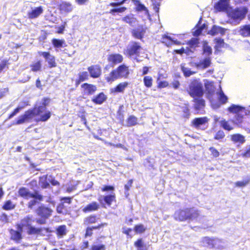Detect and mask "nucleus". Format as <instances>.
Wrapping results in <instances>:
<instances>
[{
  "mask_svg": "<svg viewBox=\"0 0 250 250\" xmlns=\"http://www.w3.org/2000/svg\"><path fill=\"white\" fill-rule=\"evenodd\" d=\"M206 90H207L209 97H212L215 92V87L213 85V82H208L205 84Z\"/></svg>",
  "mask_w": 250,
  "mask_h": 250,
  "instance_id": "c9c22d12",
  "label": "nucleus"
},
{
  "mask_svg": "<svg viewBox=\"0 0 250 250\" xmlns=\"http://www.w3.org/2000/svg\"><path fill=\"white\" fill-rule=\"evenodd\" d=\"M250 182V178H247L242 181H237L235 183L236 187L243 188L247 186Z\"/></svg>",
  "mask_w": 250,
  "mask_h": 250,
  "instance_id": "864d4df0",
  "label": "nucleus"
},
{
  "mask_svg": "<svg viewBox=\"0 0 250 250\" xmlns=\"http://www.w3.org/2000/svg\"><path fill=\"white\" fill-rule=\"evenodd\" d=\"M106 226H107L106 223H102L98 224L97 225L87 226L86 228L85 229L84 237L86 238L87 237L91 236L93 234V230H99Z\"/></svg>",
  "mask_w": 250,
  "mask_h": 250,
  "instance_id": "aec40b11",
  "label": "nucleus"
},
{
  "mask_svg": "<svg viewBox=\"0 0 250 250\" xmlns=\"http://www.w3.org/2000/svg\"><path fill=\"white\" fill-rule=\"evenodd\" d=\"M146 30L147 27L145 25H139L132 30V35L134 38L142 40L145 36Z\"/></svg>",
  "mask_w": 250,
  "mask_h": 250,
  "instance_id": "9b49d317",
  "label": "nucleus"
},
{
  "mask_svg": "<svg viewBox=\"0 0 250 250\" xmlns=\"http://www.w3.org/2000/svg\"><path fill=\"white\" fill-rule=\"evenodd\" d=\"M203 53L206 55L210 56L212 54V49L210 46L205 44L203 46Z\"/></svg>",
  "mask_w": 250,
  "mask_h": 250,
  "instance_id": "680f3d73",
  "label": "nucleus"
},
{
  "mask_svg": "<svg viewBox=\"0 0 250 250\" xmlns=\"http://www.w3.org/2000/svg\"><path fill=\"white\" fill-rule=\"evenodd\" d=\"M127 125L132 126L138 124V119L134 115H130L126 119Z\"/></svg>",
  "mask_w": 250,
  "mask_h": 250,
  "instance_id": "de8ad7c7",
  "label": "nucleus"
},
{
  "mask_svg": "<svg viewBox=\"0 0 250 250\" xmlns=\"http://www.w3.org/2000/svg\"><path fill=\"white\" fill-rule=\"evenodd\" d=\"M229 0H219L214 5V8L217 11H224L228 9Z\"/></svg>",
  "mask_w": 250,
  "mask_h": 250,
  "instance_id": "393cba45",
  "label": "nucleus"
},
{
  "mask_svg": "<svg viewBox=\"0 0 250 250\" xmlns=\"http://www.w3.org/2000/svg\"><path fill=\"white\" fill-rule=\"evenodd\" d=\"M107 97L105 94L102 92L94 96L91 99V101L96 104H101L106 100Z\"/></svg>",
  "mask_w": 250,
  "mask_h": 250,
  "instance_id": "cd10ccee",
  "label": "nucleus"
},
{
  "mask_svg": "<svg viewBox=\"0 0 250 250\" xmlns=\"http://www.w3.org/2000/svg\"><path fill=\"white\" fill-rule=\"evenodd\" d=\"M134 231L136 234H142L146 230V228L143 224H139L135 225L133 228Z\"/></svg>",
  "mask_w": 250,
  "mask_h": 250,
  "instance_id": "603ef678",
  "label": "nucleus"
},
{
  "mask_svg": "<svg viewBox=\"0 0 250 250\" xmlns=\"http://www.w3.org/2000/svg\"><path fill=\"white\" fill-rule=\"evenodd\" d=\"M17 230L11 229L10 230V233L11 234V239L14 241L16 243H19L22 238V232L23 229L19 228L18 225L16 224Z\"/></svg>",
  "mask_w": 250,
  "mask_h": 250,
  "instance_id": "dca6fc26",
  "label": "nucleus"
},
{
  "mask_svg": "<svg viewBox=\"0 0 250 250\" xmlns=\"http://www.w3.org/2000/svg\"><path fill=\"white\" fill-rule=\"evenodd\" d=\"M88 72L91 78L96 79L102 75V67L99 64H93L87 68Z\"/></svg>",
  "mask_w": 250,
  "mask_h": 250,
  "instance_id": "2eb2a0df",
  "label": "nucleus"
},
{
  "mask_svg": "<svg viewBox=\"0 0 250 250\" xmlns=\"http://www.w3.org/2000/svg\"><path fill=\"white\" fill-rule=\"evenodd\" d=\"M142 50L141 43L136 41L131 42L124 50V54L129 58L138 57Z\"/></svg>",
  "mask_w": 250,
  "mask_h": 250,
  "instance_id": "0eeeda50",
  "label": "nucleus"
},
{
  "mask_svg": "<svg viewBox=\"0 0 250 250\" xmlns=\"http://www.w3.org/2000/svg\"><path fill=\"white\" fill-rule=\"evenodd\" d=\"M58 9L62 13H68L72 11L73 6L70 2L62 1L59 4Z\"/></svg>",
  "mask_w": 250,
  "mask_h": 250,
  "instance_id": "412c9836",
  "label": "nucleus"
},
{
  "mask_svg": "<svg viewBox=\"0 0 250 250\" xmlns=\"http://www.w3.org/2000/svg\"><path fill=\"white\" fill-rule=\"evenodd\" d=\"M153 9L155 11L157 15H159V9L160 6V2L155 1L152 3Z\"/></svg>",
  "mask_w": 250,
  "mask_h": 250,
  "instance_id": "69168bd1",
  "label": "nucleus"
},
{
  "mask_svg": "<svg viewBox=\"0 0 250 250\" xmlns=\"http://www.w3.org/2000/svg\"><path fill=\"white\" fill-rule=\"evenodd\" d=\"M247 12L246 7H244L243 9L236 8L231 12V17L234 20H242L245 16Z\"/></svg>",
  "mask_w": 250,
  "mask_h": 250,
  "instance_id": "f3484780",
  "label": "nucleus"
},
{
  "mask_svg": "<svg viewBox=\"0 0 250 250\" xmlns=\"http://www.w3.org/2000/svg\"><path fill=\"white\" fill-rule=\"evenodd\" d=\"M221 242V240L215 238H210L208 236L203 237L202 238L201 243L204 246H209L210 248H214L216 241Z\"/></svg>",
  "mask_w": 250,
  "mask_h": 250,
  "instance_id": "b1692460",
  "label": "nucleus"
},
{
  "mask_svg": "<svg viewBox=\"0 0 250 250\" xmlns=\"http://www.w3.org/2000/svg\"><path fill=\"white\" fill-rule=\"evenodd\" d=\"M239 32L243 37L250 36V25H245L242 26Z\"/></svg>",
  "mask_w": 250,
  "mask_h": 250,
  "instance_id": "49530a36",
  "label": "nucleus"
},
{
  "mask_svg": "<svg viewBox=\"0 0 250 250\" xmlns=\"http://www.w3.org/2000/svg\"><path fill=\"white\" fill-rule=\"evenodd\" d=\"M215 45L214 46V48L215 51H219L220 50V49L222 47H224L225 42L224 40L220 38H217L214 39Z\"/></svg>",
  "mask_w": 250,
  "mask_h": 250,
  "instance_id": "a18cd8bd",
  "label": "nucleus"
},
{
  "mask_svg": "<svg viewBox=\"0 0 250 250\" xmlns=\"http://www.w3.org/2000/svg\"><path fill=\"white\" fill-rule=\"evenodd\" d=\"M163 74H159L158 77L157 78V87L158 88L161 89L163 88L167 87L168 86V83L166 81H159L161 77H162Z\"/></svg>",
  "mask_w": 250,
  "mask_h": 250,
  "instance_id": "8fccbe9b",
  "label": "nucleus"
},
{
  "mask_svg": "<svg viewBox=\"0 0 250 250\" xmlns=\"http://www.w3.org/2000/svg\"><path fill=\"white\" fill-rule=\"evenodd\" d=\"M227 110L229 113L235 114V115L233 119L229 121H226L224 119L220 121V126L223 129L227 131H230L233 129V126L230 125L229 121L231 122L233 124L239 127L246 126L244 122V116L243 114L246 115L247 113L245 107L239 105L231 104L228 107Z\"/></svg>",
  "mask_w": 250,
  "mask_h": 250,
  "instance_id": "f03ea898",
  "label": "nucleus"
},
{
  "mask_svg": "<svg viewBox=\"0 0 250 250\" xmlns=\"http://www.w3.org/2000/svg\"><path fill=\"white\" fill-rule=\"evenodd\" d=\"M100 208V204L95 201H93L84 207L82 209V211L84 213H88L97 211Z\"/></svg>",
  "mask_w": 250,
  "mask_h": 250,
  "instance_id": "a211bd4d",
  "label": "nucleus"
},
{
  "mask_svg": "<svg viewBox=\"0 0 250 250\" xmlns=\"http://www.w3.org/2000/svg\"><path fill=\"white\" fill-rule=\"evenodd\" d=\"M126 9V7L125 6L120 7L119 8H115L111 9L109 13L112 15H115L116 13H123L125 12Z\"/></svg>",
  "mask_w": 250,
  "mask_h": 250,
  "instance_id": "6e6d98bb",
  "label": "nucleus"
},
{
  "mask_svg": "<svg viewBox=\"0 0 250 250\" xmlns=\"http://www.w3.org/2000/svg\"><path fill=\"white\" fill-rule=\"evenodd\" d=\"M201 19L199 20L198 23L196 25V27H197V29L195 30L193 32V35L195 37L199 36L202 32L204 29L206 28V25L204 23L203 25L200 26Z\"/></svg>",
  "mask_w": 250,
  "mask_h": 250,
  "instance_id": "37998d69",
  "label": "nucleus"
},
{
  "mask_svg": "<svg viewBox=\"0 0 250 250\" xmlns=\"http://www.w3.org/2000/svg\"><path fill=\"white\" fill-rule=\"evenodd\" d=\"M122 21L125 23H128L131 26H133L137 21L136 18L135 17L134 15L132 14L125 16L122 18Z\"/></svg>",
  "mask_w": 250,
  "mask_h": 250,
  "instance_id": "72a5a7b5",
  "label": "nucleus"
},
{
  "mask_svg": "<svg viewBox=\"0 0 250 250\" xmlns=\"http://www.w3.org/2000/svg\"><path fill=\"white\" fill-rule=\"evenodd\" d=\"M230 140L234 143H239L242 144L246 141L245 136L239 133H235L230 135Z\"/></svg>",
  "mask_w": 250,
  "mask_h": 250,
  "instance_id": "7c9ffc66",
  "label": "nucleus"
},
{
  "mask_svg": "<svg viewBox=\"0 0 250 250\" xmlns=\"http://www.w3.org/2000/svg\"><path fill=\"white\" fill-rule=\"evenodd\" d=\"M42 230L45 231L46 232H50L51 231L48 228H35L33 226H30L28 228L27 233L29 235H35V234H40Z\"/></svg>",
  "mask_w": 250,
  "mask_h": 250,
  "instance_id": "bb28decb",
  "label": "nucleus"
},
{
  "mask_svg": "<svg viewBox=\"0 0 250 250\" xmlns=\"http://www.w3.org/2000/svg\"><path fill=\"white\" fill-rule=\"evenodd\" d=\"M225 33V29L224 28L216 25H213L211 29L208 31V34L212 36L217 35L218 34L223 35Z\"/></svg>",
  "mask_w": 250,
  "mask_h": 250,
  "instance_id": "c85d7f7f",
  "label": "nucleus"
},
{
  "mask_svg": "<svg viewBox=\"0 0 250 250\" xmlns=\"http://www.w3.org/2000/svg\"><path fill=\"white\" fill-rule=\"evenodd\" d=\"M187 44L188 45V47L189 49V53H193L195 48L199 46V40L197 38H192L187 42Z\"/></svg>",
  "mask_w": 250,
  "mask_h": 250,
  "instance_id": "2f4dec72",
  "label": "nucleus"
},
{
  "mask_svg": "<svg viewBox=\"0 0 250 250\" xmlns=\"http://www.w3.org/2000/svg\"><path fill=\"white\" fill-rule=\"evenodd\" d=\"M134 4L136 5V11H145L146 14L148 13L147 8L142 4L139 0H132Z\"/></svg>",
  "mask_w": 250,
  "mask_h": 250,
  "instance_id": "58836bf2",
  "label": "nucleus"
},
{
  "mask_svg": "<svg viewBox=\"0 0 250 250\" xmlns=\"http://www.w3.org/2000/svg\"><path fill=\"white\" fill-rule=\"evenodd\" d=\"M161 42L167 47H170L173 45V39L167 34L162 35Z\"/></svg>",
  "mask_w": 250,
  "mask_h": 250,
  "instance_id": "ea45409f",
  "label": "nucleus"
},
{
  "mask_svg": "<svg viewBox=\"0 0 250 250\" xmlns=\"http://www.w3.org/2000/svg\"><path fill=\"white\" fill-rule=\"evenodd\" d=\"M181 70L184 75L186 77H189L190 75L195 73L194 72L191 71L190 69L185 67L184 66H181Z\"/></svg>",
  "mask_w": 250,
  "mask_h": 250,
  "instance_id": "13d9d810",
  "label": "nucleus"
},
{
  "mask_svg": "<svg viewBox=\"0 0 250 250\" xmlns=\"http://www.w3.org/2000/svg\"><path fill=\"white\" fill-rule=\"evenodd\" d=\"M134 246L137 250H148V247L144 243L142 238H138L134 242Z\"/></svg>",
  "mask_w": 250,
  "mask_h": 250,
  "instance_id": "e433bc0d",
  "label": "nucleus"
},
{
  "mask_svg": "<svg viewBox=\"0 0 250 250\" xmlns=\"http://www.w3.org/2000/svg\"><path fill=\"white\" fill-rule=\"evenodd\" d=\"M193 98V102L195 103L194 107L196 110H199L204 108L205 106V101L202 97Z\"/></svg>",
  "mask_w": 250,
  "mask_h": 250,
  "instance_id": "c756f323",
  "label": "nucleus"
},
{
  "mask_svg": "<svg viewBox=\"0 0 250 250\" xmlns=\"http://www.w3.org/2000/svg\"><path fill=\"white\" fill-rule=\"evenodd\" d=\"M38 54L42 56L47 61L49 68L56 67L57 65L55 57L52 55L49 52H39Z\"/></svg>",
  "mask_w": 250,
  "mask_h": 250,
  "instance_id": "9d476101",
  "label": "nucleus"
},
{
  "mask_svg": "<svg viewBox=\"0 0 250 250\" xmlns=\"http://www.w3.org/2000/svg\"><path fill=\"white\" fill-rule=\"evenodd\" d=\"M211 64V59L210 58H206L202 61L195 63L196 67L201 69H205L209 67Z\"/></svg>",
  "mask_w": 250,
  "mask_h": 250,
  "instance_id": "f704fd0d",
  "label": "nucleus"
},
{
  "mask_svg": "<svg viewBox=\"0 0 250 250\" xmlns=\"http://www.w3.org/2000/svg\"><path fill=\"white\" fill-rule=\"evenodd\" d=\"M208 149L210 151L211 155L212 156V157L217 158L219 156L220 153L219 151L214 147L211 146Z\"/></svg>",
  "mask_w": 250,
  "mask_h": 250,
  "instance_id": "052dcab7",
  "label": "nucleus"
},
{
  "mask_svg": "<svg viewBox=\"0 0 250 250\" xmlns=\"http://www.w3.org/2000/svg\"><path fill=\"white\" fill-rule=\"evenodd\" d=\"M225 136L224 132L221 130H218L214 136V139L219 140L223 139Z\"/></svg>",
  "mask_w": 250,
  "mask_h": 250,
  "instance_id": "bf43d9fd",
  "label": "nucleus"
},
{
  "mask_svg": "<svg viewBox=\"0 0 250 250\" xmlns=\"http://www.w3.org/2000/svg\"><path fill=\"white\" fill-rule=\"evenodd\" d=\"M34 221L32 215H28L21 220V223L17 224L20 229L27 227L28 228L31 226L32 222Z\"/></svg>",
  "mask_w": 250,
  "mask_h": 250,
  "instance_id": "4be33fe9",
  "label": "nucleus"
},
{
  "mask_svg": "<svg viewBox=\"0 0 250 250\" xmlns=\"http://www.w3.org/2000/svg\"><path fill=\"white\" fill-rule=\"evenodd\" d=\"M82 93L84 96H90L93 95L97 90L95 85L89 83H83L81 85Z\"/></svg>",
  "mask_w": 250,
  "mask_h": 250,
  "instance_id": "f8f14e48",
  "label": "nucleus"
},
{
  "mask_svg": "<svg viewBox=\"0 0 250 250\" xmlns=\"http://www.w3.org/2000/svg\"><path fill=\"white\" fill-rule=\"evenodd\" d=\"M43 12V7L42 6L35 7L27 13L28 18L29 19H34L38 18Z\"/></svg>",
  "mask_w": 250,
  "mask_h": 250,
  "instance_id": "5701e85b",
  "label": "nucleus"
},
{
  "mask_svg": "<svg viewBox=\"0 0 250 250\" xmlns=\"http://www.w3.org/2000/svg\"><path fill=\"white\" fill-rule=\"evenodd\" d=\"M50 102L49 98L44 97L42 99V105L26 110L23 115L19 117L15 124L16 125L22 124L36 116H39V118L36 120L37 122H46L51 115L50 111H46V106L49 104Z\"/></svg>",
  "mask_w": 250,
  "mask_h": 250,
  "instance_id": "f257e3e1",
  "label": "nucleus"
},
{
  "mask_svg": "<svg viewBox=\"0 0 250 250\" xmlns=\"http://www.w3.org/2000/svg\"><path fill=\"white\" fill-rule=\"evenodd\" d=\"M18 195L23 199L28 200L33 198L27 204V208L32 209L38 204L42 201L43 199V196L37 190L31 192L29 190L25 187H21L18 190Z\"/></svg>",
  "mask_w": 250,
  "mask_h": 250,
  "instance_id": "7ed1b4c3",
  "label": "nucleus"
},
{
  "mask_svg": "<svg viewBox=\"0 0 250 250\" xmlns=\"http://www.w3.org/2000/svg\"><path fill=\"white\" fill-rule=\"evenodd\" d=\"M208 119L207 117H198L194 118L191 122V126L198 129L202 125L208 123Z\"/></svg>",
  "mask_w": 250,
  "mask_h": 250,
  "instance_id": "6ab92c4d",
  "label": "nucleus"
},
{
  "mask_svg": "<svg viewBox=\"0 0 250 250\" xmlns=\"http://www.w3.org/2000/svg\"><path fill=\"white\" fill-rule=\"evenodd\" d=\"M188 92L192 98L202 97L204 94L202 83L197 80H193L188 85Z\"/></svg>",
  "mask_w": 250,
  "mask_h": 250,
  "instance_id": "423d86ee",
  "label": "nucleus"
},
{
  "mask_svg": "<svg viewBox=\"0 0 250 250\" xmlns=\"http://www.w3.org/2000/svg\"><path fill=\"white\" fill-rule=\"evenodd\" d=\"M128 85V83L127 82L120 83L115 87L110 89V92L113 94L123 93Z\"/></svg>",
  "mask_w": 250,
  "mask_h": 250,
  "instance_id": "a878e982",
  "label": "nucleus"
},
{
  "mask_svg": "<svg viewBox=\"0 0 250 250\" xmlns=\"http://www.w3.org/2000/svg\"><path fill=\"white\" fill-rule=\"evenodd\" d=\"M129 75V67L125 63H123L112 70L108 75L105 77V80L107 83H111L118 79H127Z\"/></svg>",
  "mask_w": 250,
  "mask_h": 250,
  "instance_id": "20e7f679",
  "label": "nucleus"
},
{
  "mask_svg": "<svg viewBox=\"0 0 250 250\" xmlns=\"http://www.w3.org/2000/svg\"><path fill=\"white\" fill-rule=\"evenodd\" d=\"M114 189H115L114 187L113 186H110V185H104L101 188V190L103 192H105V191H113L114 190Z\"/></svg>",
  "mask_w": 250,
  "mask_h": 250,
  "instance_id": "338daca9",
  "label": "nucleus"
},
{
  "mask_svg": "<svg viewBox=\"0 0 250 250\" xmlns=\"http://www.w3.org/2000/svg\"><path fill=\"white\" fill-rule=\"evenodd\" d=\"M100 220V216L96 214H91L83 218V225L85 226H91L98 224Z\"/></svg>",
  "mask_w": 250,
  "mask_h": 250,
  "instance_id": "4468645a",
  "label": "nucleus"
},
{
  "mask_svg": "<svg viewBox=\"0 0 250 250\" xmlns=\"http://www.w3.org/2000/svg\"><path fill=\"white\" fill-rule=\"evenodd\" d=\"M61 201H62V203H60V204L57 207V210L59 212H62V209L64 208V203H66L68 204H71L72 202V198L69 197H62L61 199Z\"/></svg>",
  "mask_w": 250,
  "mask_h": 250,
  "instance_id": "4c0bfd02",
  "label": "nucleus"
},
{
  "mask_svg": "<svg viewBox=\"0 0 250 250\" xmlns=\"http://www.w3.org/2000/svg\"><path fill=\"white\" fill-rule=\"evenodd\" d=\"M107 60L109 63L114 66L122 63L123 62L124 57L119 53H111L107 56Z\"/></svg>",
  "mask_w": 250,
  "mask_h": 250,
  "instance_id": "ddd939ff",
  "label": "nucleus"
},
{
  "mask_svg": "<svg viewBox=\"0 0 250 250\" xmlns=\"http://www.w3.org/2000/svg\"><path fill=\"white\" fill-rule=\"evenodd\" d=\"M98 200L103 207H110L113 203L116 202V197L115 193H112L99 196Z\"/></svg>",
  "mask_w": 250,
  "mask_h": 250,
  "instance_id": "1a4fd4ad",
  "label": "nucleus"
},
{
  "mask_svg": "<svg viewBox=\"0 0 250 250\" xmlns=\"http://www.w3.org/2000/svg\"><path fill=\"white\" fill-rule=\"evenodd\" d=\"M189 48L187 47L185 49L184 47H182L179 49H175L174 50V52L177 54H179L182 55V54L185 53L187 54H189Z\"/></svg>",
  "mask_w": 250,
  "mask_h": 250,
  "instance_id": "0e129e2a",
  "label": "nucleus"
},
{
  "mask_svg": "<svg viewBox=\"0 0 250 250\" xmlns=\"http://www.w3.org/2000/svg\"><path fill=\"white\" fill-rule=\"evenodd\" d=\"M22 108V106H18L8 115V119H10L15 116Z\"/></svg>",
  "mask_w": 250,
  "mask_h": 250,
  "instance_id": "e2e57ef3",
  "label": "nucleus"
},
{
  "mask_svg": "<svg viewBox=\"0 0 250 250\" xmlns=\"http://www.w3.org/2000/svg\"><path fill=\"white\" fill-rule=\"evenodd\" d=\"M52 212L53 211L50 208L44 205L39 206L36 212L40 217V219H37L36 222L40 225L45 224L46 220L51 215Z\"/></svg>",
  "mask_w": 250,
  "mask_h": 250,
  "instance_id": "6e6552de",
  "label": "nucleus"
},
{
  "mask_svg": "<svg viewBox=\"0 0 250 250\" xmlns=\"http://www.w3.org/2000/svg\"><path fill=\"white\" fill-rule=\"evenodd\" d=\"M200 216V211L194 207L180 209L175 213V218L179 221L193 220Z\"/></svg>",
  "mask_w": 250,
  "mask_h": 250,
  "instance_id": "39448f33",
  "label": "nucleus"
},
{
  "mask_svg": "<svg viewBox=\"0 0 250 250\" xmlns=\"http://www.w3.org/2000/svg\"><path fill=\"white\" fill-rule=\"evenodd\" d=\"M39 183L41 185V187L42 188H46L49 186V183L47 180L46 176L44 177H41L40 178Z\"/></svg>",
  "mask_w": 250,
  "mask_h": 250,
  "instance_id": "4d7b16f0",
  "label": "nucleus"
},
{
  "mask_svg": "<svg viewBox=\"0 0 250 250\" xmlns=\"http://www.w3.org/2000/svg\"><path fill=\"white\" fill-rule=\"evenodd\" d=\"M78 77L75 80V85L78 86L81 83L88 80L89 79V75L87 72L83 71L78 74Z\"/></svg>",
  "mask_w": 250,
  "mask_h": 250,
  "instance_id": "473e14b6",
  "label": "nucleus"
},
{
  "mask_svg": "<svg viewBox=\"0 0 250 250\" xmlns=\"http://www.w3.org/2000/svg\"><path fill=\"white\" fill-rule=\"evenodd\" d=\"M67 233L66 227L64 225L59 226L56 229V233L58 237H62Z\"/></svg>",
  "mask_w": 250,
  "mask_h": 250,
  "instance_id": "a19ab883",
  "label": "nucleus"
},
{
  "mask_svg": "<svg viewBox=\"0 0 250 250\" xmlns=\"http://www.w3.org/2000/svg\"><path fill=\"white\" fill-rule=\"evenodd\" d=\"M219 95L218 100L220 104H225L228 101V97L225 95L222 90L218 93Z\"/></svg>",
  "mask_w": 250,
  "mask_h": 250,
  "instance_id": "5fc2aeb1",
  "label": "nucleus"
},
{
  "mask_svg": "<svg viewBox=\"0 0 250 250\" xmlns=\"http://www.w3.org/2000/svg\"><path fill=\"white\" fill-rule=\"evenodd\" d=\"M15 208V205L10 200H6L4 202L3 205L2 206L3 209L5 210H10L14 209Z\"/></svg>",
  "mask_w": 250,
  "mask_h": 250,
  "instance_id": "3c124183",
  "label": "nucleus"
},
{
  "mask_svg": "<svg viewBox=\"0 0 250 250\" xmlns=\"http://www.w3.org/2000/svg\"><path fill=\"white\" fill-rule=\"evenodd\" d=\"M91 250H105V246L103 244L100 245H94L91 246Z\"/></svg>",
  "mask_w": 250,
  "mask_h": 250,
  "instance_id": "774afa93",
  "label": "nucleus"
},
{
  "mask_svg": "<svg viewBox=\"0 0 250 250\" xmlns=\"http://www.w3.org/2000/svg\"><path fill=\"white\" fill-rule=\"evenodd\" d=\"M52 43L53 46L55 48H61L66 46L65 41L63 39L60 40L58 39H53Z\"/></svg>",
  "mask_w": 250,
  "mask_h": 250,
  "instance_id": "79ce46f5",
  "label": "nucleus"
},
{
  "mask_svg": "<svg viewBox=\"0 0 250 250\" xmlns=\"http://www.w3.org/2000/svg\"><path fill=\"white\" fill-rule=\"evenodd\" d=\"M31 71L32 72H38L42 70V62L39 60L33 62L30 65Z\"/></svg>",
  "mask_w": 250,
  "mask_h": 250,
  "instance_id": "c03bdc74",
  "label": "nucleus"
},
{
  "mask_svg": "<svg viewBox=\"0 0 250 250\" xmlns=\"http://www.w3.org/2000/svg\"><path fill=\"white\" fill-rule=\"evenodd\" d=\"M153 80L151 76H145L143 78V83L144 85L148 88L152 87L153 85Z\"/></svg>",
  "mask_w": 250,
  "mask_h": 250,
  "instance_id": "09e8293b",
  "label": "nucleus"
}]
</instances>
